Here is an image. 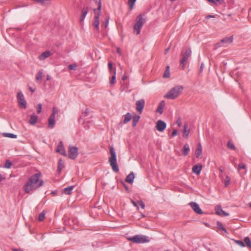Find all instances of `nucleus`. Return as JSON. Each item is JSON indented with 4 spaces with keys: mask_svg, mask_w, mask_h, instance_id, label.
Listing matches in <instances>:
<instances>
[{
    "mask_svg": "<svg viewBox=\"0 0 251 251\" xmlns=\"http://www.w3.org/2000/svg\"><path fill=\"white\" fill-rule=\"evenodd\" d=\"M41 176V173H37L33 175L24 186V189L25 193H30L31 191L35 190L43 184V181L40 180Z\"/></svg>",
    "mask_w": 251,
    "mask_h": 251,
    "instance_id": "1",
    "label": "nucleus"
},
{
    "mask_svg": "<svg viewBox=\"0 0 251 251\" xmlns=\"http://www.w3.org/2000/svg\"><path fill=\"white\" fill-rule=\"evenodd\" d=\"M110 157L109 158V162L114 172H119V168L117 163L116 153L114 148L112 146H109Z\"/></svg>",
    "mask_w": 251,
    "mask_h": 251,
    "instance_id": "2",
    "label": "nucleus"
},
{
    "mask_svg": "<svg viewBox=\"0 0 251 251\" xmlns=\"http://www.w3.org/2000/svg\"><path fill=\"white\" fill-rule=\"evenodd\" d=\"M183 87L178 85L171 89L165 96L164 97L169 99H175L181 93Z\"/></svg>",
    "mask_w": 251,
    "mask_h": 251,
    "instance_id": "3",
    "label": "nucleus"
},
{
    "mask_svg": "<svg viewBox=\"0 0 251 251\" xmlns=\"http://www.w3.org/2000/svg\"><path fill=\"white\" fill-rule=\"evenodd\" d=\"M191 50L190 48H187L184 51H182L181 53V58L180 61V66L182 70H184L185 65L189 58L191 55Z\"/></svg>",
    "mask_w": 251,
    "mask_h": 251,
    "instance_id": "4",
    "label": "nucleus"
},
{
    "mask_svg": "<svg viewBox=\"0 0 251 251\" xmlns=\"http://www.w3.org/2000/svg\"><path fill=\"white\" fill-rule=\"evenodd\" d=\"M128 240L133 243L136 244H141L147 243L149 241L148 237L146 236H141L137 235L133 237H129Z\"/></svg>",
    "mask_w": 251,
    "mask_h": 251,
    "instance_id": "5",
    "label": "nucleus"
},
{
    "mask_svg": "<svg viewBox=\"0 0 251 251\" xmlns=\"http://www.w3.org/2000/svg\"><path fill=\"white\" fill-rule=\"evenodd\" d=\"M145 23V20L143 18L142 15H139L137 19V22L134 25V29L136 31V34H140L141 29L144 24Z\"/></svg>",
    "mask_w": 251,
    "mask_h": 251,
    "instance_id": "6",
    "label": "nucleus"
},
{
    "mask_svg": "<svg viewBox=\"0 0 251 251\" xmlns=\"http://www.w3.org/2000/svg\"><path fill=\"white\" fill-rule=\"evenodd\" d=\"M17 100L20 107L21 108L25 109L26 107V102L22 92H19L18 93Z\"/></svg>",
    "mask_w": 251,
    "mask_h": 251,
    "instance_id": "7",
    "label": "nucleus"
},
{
    "mask_svg": "<svg viewBox=\"0 0 251 251\" xmlns=\"http://www.w3.org/2000/svg\"><path fill=\"white\" fill-rule=\"evenodd\" d=\"M78 149L75 147H69L68 157L72 159H75L78 156Z\"/></svg>",
    "mask_w": 251,
    "mask_h": 251,
    "instance_id": "8",
    "label": "nucleus"
},
{
    "mask_svg": "<svg viewBox=\"0 0 251 251\" xmlns=\"http://www.w3.org/2000/svg\"><path fill=\"white\" fill-rule=\"evenodd\" d=\"M98 3H99V5H98V10L99 11V13L95 15V18H94V22L93 23L94 26L96 27V28L97 29V30L98 31L99 30V24H100L99 15L100 14V9H101L100 1H99L98 2Z\"/></svg>",
    "mask_w": 251,
    "mask_h": 251,
    "instance_id": "9",
    "label": "nucleus"
},
{
    "mask_svg": "<svg viewBox=\"0 0 251 251\" xmlns=\"http://www.w3.org/2000/svg\"><path fill=\"white\" fill-rule=\"evenodd\" d=\"M145 101L144 99H140L136 102V109L140 113H142L145 107Z\"/></svg>",
    "mask_w": 251,
    "mask_h": 251,
    "instance_id": "10",
    "label": "nucleus"
},
{
    "mask_svg": "<svg viewBox=\"0 0 251 251\" xmlns=\"http://www.w3.org/2000/svg\"><path fill=\"white\" fill-rule=\"evenodd\" d=\"M233 36H230L226 37L221 40V42L217 44V47H220L222 46V44H229L233 42Z\"/></svg>",
    "mask_w": 251,
    "mask_h": 251,
    "instance_id": "11",
    "label": "nucleus"
},
{
    "mask_svg": "<svg viewBox=\"0 0 251 251\" xmlns=\"http://www.w3.org/2000/svg\"><path fill=\"white\" fill-rule=\"evenodd\" d=\"M155 127L159 131L162 132L166 127V124L162 120H158L156 122Z\"/></svg>",
    "mask_w": 251,
    "mask_h": 251,
    "instance_id": "12",
    "label": "nucleus"
},
{
    "mask_svg": "<svg viewBox=\"0 0 251 251\" xmlns=\"http://www.w3.org/2000/svg\"><path fill=\"white\" fill-rule=\"evenodd\" d=\"M190 205L196 213L198 214H201L203 213V212L200 208L199 204L196 202H191L190 203Z\"/></svg>",
    "mask_w": 251,
    "mask_h": 251,
    "instance_id": "13",
    "label": "nucleus"
},
{
    "mask_svg": "<svg viewBox=\"0 0 251 251\" xmlns=\"http://www.w3.org/2000/svg\"><path fill=\"white\" fill-rule=\"evenodd\" d=\"M56 151L57 152L60 153L61 155L64 156L66 155V151L62 141L59 142Z\"/></svg>",
    "mask_w": 251,
    "mask_h": 251,
    "instance_id": "14",
    "label": "nucleus"
},
{
    "mask_svg": "<svg viewBox=\"0 0 251 251\" xmlns=\"http://www.w3.org/2000/svg\"><path fill=\"white\" fill-rule=\"evenodd\" d=\"M215 212L216 213L221 216H227L229 215V214L225 211H224L221 206H216L215 207Z\"/></svg>",
    "mask_w": 251,
    "mask_h": 251,
    "instance_id": "15",
    "label": "nucleus"
},
{
    "mask_svg": "<svg viewBox=\"0 0 251 251\" xmlns=\"http://www.w3.org/2000/svg\"><path fill=\"white\" fill-rule=\"evenodd\" d=\"M202 169V165L201 164H198L194 165L192 168V171L196 175H199Z\"/></svg>",
    "mask_w": 251,
    "mask_h": 251,
    "instance_id": "16",
    "label": "nucleus"
},
{
    "mask_svg": "<svg viewBox=\"0 0 251 251\" xmlns=\"http://www.w3.org/2000/svg\"><path fill=\"white\" fill-rule=\"evenodd\" d=\"M88 11V7H84L81 10V16L80 17V22H82L84 20L86 16L87 15Z\"/></svg>",
    "mask_w": 251,
    "mask_h": 251,
    "instance_id": "17",
    "label": "nucleus"
},
{
    "mask_svg": "<svg viewBox=\"0 0 251 251\" xmlns=\"http://www.w3.org/2000/svg\"><path fill=\"white\" fill-rule=\"evenodd\" d=\"M134 177L135 176L133 172H131L126 176V181L128 182L130 184H132Z\"/></svg>",
    "mask_w": 251,
    "mask_h": 251,
    "instance_id": "18",
    "label": "nucleus"
},
{
    "mask_svg": "<svg viewBox=\"0 0 251 251\" xmlns=\"http://www.w3.org/2000/svg\"><path fill=\"white\" fill-rule=\"evenodd\" d=\"M55 117L50 116L48 120V126L50 128H53L55 125Z\"/></svg>",
    "mask_w": 251,
    "mask_h": 251,
    "instance_id": "19",
    "label": "nucleus"
},
{
    "mask_svg": "<svg viewBox=\"0 0 251 251\" xmlns=\"http://www.w3.org/2000/svg\"><path fill=\"white\" fill-rule=\"evenodd\" d=\"M165 105V101L164 100H162L159 104L156 110V112L159 113L160 114H162L163 112V108Z\"/></svg>",
    "mask_w": 251,
    "mask_h": 251,
    "instance_id": "20",
    "label": "nucleus"
},
{
    "mask_svg": "<svg viewBox=\"0 0 251 251\" xmlns=\"http://www.w3.org/2000/svg\"><path fill=\"white\" fill-rule=\"evenodd\" d=\"M202 153V147L201 144H199L197 146V149L195 151V155L196 157L199 158Z\"/></svg>",
    "mask_w": 251,
    "mask_h": 251,
    "instance_id": "21",
    "label": "nucleus"
},
{
    "mask_svg": "<svg viewBox=\"0 0 251 251\" xmlns=\"http://www.w3.org/2000/svg\"><path fill=\"white\" fill-rule=\"evenodd\" d=\"M190 151L189 146L188 144H185L183 148L182 154L184 156H186Z\"/></svg>",
    "mask_w": 251,
    "mask_h": 251,
    "instance_id": "22",
    "label": "nucleus"
},
{
    "mask_svg": "<svg viewBox=\"0 0 251 251\" xmlns=\"http://www.w3.org/2000/svg\"><path fill=\"white\" fill-rule=\"evenodd\" d=\"M50 55V52L49 51H46L43 52L40 56L39 59L40 60H44L45 58L49 57Z\"/></svg>",
    "mask_w": 251,
    "mask_h": 251,
    "instance_id": "23",
    "label": "nucleus"
},
{
    "mask_svg": "<svg viewBox=\"0 0 251 251\" xmlns=\"http://www.w3.org/2000/svg\"><path fill=\"white\" fill-rule=\"evenodd\" d=\"M184 129H183V136L185 137L186 138H188L189 134L190 132L189 129H188V125L187 124H185L184 125Z\"/></svg>",
    "mask_w": 251,
    "mask_h": 251,
    "instance_id": "24",
    "label": "nucleus"
},
{
    "mask_svg": "<svg viewBox=\"0 0 251 251\" xmlns=\"http://www.w3.org/2000/svg\"><path fill=\"white\" fill-rule=\"evenodd\" d=\"M37 118H38V117L37 116H36L35 115H31L30 116L29 123L31 125H34L37 123Z\"/></svg>",
    "mask_w": 251,
    "mask_h": 251,
    "instance_id": "25",
    "label": "nucleus"
},
{
    "mask_svg": "<svg viewBox=\"0 0 251 251\" xmlns=\"http://www.w3.org/2000/svg\"><path fill=\"white\" fill-rule=\"evenodd\" d=\"M113 74V75L112 76V77H111V78L110 79V81H109V83L111 85H113V84H114L115 83L116 74V68H115L114 69Z\"/></svg>",
    "mask_w": 251,
    "mask_h": 251,
    "instance_id": "26",
    "label": "nucleus"
},
{
    "mask_svg": "<svg viewBox=\"0 0 251 251\" xmlns=\"http://www.w3.org/2000/svg\"><path fill=\"white\" fill-rule=\"evenodd\" d=\"M216 225H217V227L218 229L222 230V231H223L224 232H225L226 233H227L226 229L224 227L222 223H221L219 221H218V222H217Z\"/></svg>",
    "mask_w": 251,
    "mask_h": 251,
    "instance_id": "27",
    "label": "nucleus"
},
{
    "mask_svg": "<svg viewBox=\"0 0 251 251\" xmlns=\"http://www.w3.org/2000/svg\"><path fill=\"white\" fill-rule=\"evenodd\" d=\"M73 188H74V186H70V187L65 188L64 189L63 192L65 194L70 195L72 193V190L73 189Z\"/></svg>",
    "mask_w": 251,
    "mask_h": 251,
    "instance_id": "28",
    "label": "nucleus"
},
{
    "mask_svg": "<svg viewBox=\"0 0 251 251\" xmlns=\"http://www.w3.org/2000/svg\"><path fill=\"white\" fill-rule=\"evenodd\" d=\"M163 77L164 78H168L170 77V67L169 66L166 67Z\"/></svg>",
    "mask_w": 251,
    "mask_h": 251,
    "instance_id": "29",
    "label": "nucleus"
},
{
    "mask_svg": "<svg viewBox=\"0 0 251 251\" xmlns=\"http://www.w3.org/2000/svg\"><path fill=\"white\" fill-rule=\"evenodd\" d=\"M131 119V115L130 113L128 112L125 116V118L124 120V123L126 124Z\"/></svg>",
    "mask_w": 251,
    "mask_h": 251,
    "instance_id": "30",
    "label": "nucleus"
},
{
    "mask_svg": "<svg viewBox=\"0 0 251 251\" xmlns=\"http://www.w3.org/2000/svg\"><path fill=\"white\" fill-rule=\"evenodd\" d=\"M227 147L228 149H231L232 150H234V151L236 150V148L235 147L234 144L233 143V142L231 141H228L227 144Z\"/></svg>",
    "mask_w": 251,
    "mask_h": 251,
    "instance_id": "31",
    "label": "nucleus"
},
{
    "mask_svg": "<svg viewBox=\"0 0 251 251\" xmlns=\"http://www.w3.org/2000/svg\"><path fill=\"white\" fill-rule=\"evenodd\" d=\"M139 119H140V116H135L133 117L132 118V126L133 127H135L137 123L138 122L139 120Z\"/></svg>",
    "mask_w": 251,
    "mask_h": 251,
    "instance_id": "32",
    "label": "nucleus"
},
{
    "mask_svg": "<svg viewBox=\"0 0 251 251\" xmlns=\"http://www.w3.org/2000/svg\"><path fill=\"white\" fill-rule=\"evenodd\" d=\"M244 242L247 246L251 249V241L249 237H246L244 239Z\"/></svg>",
    "mask_w": 251,
    "mask_h": 251,
    "instance_id": "33",
    "label": "nucleus"
},
{
    "mask_svg": "<svg viewBox=\"0 0 251 251\" xmlns=\"http://www.w3.org/2000/svg\"><path fill=\"white\" fill-rule=\"evenodd\" d=\"M64 167V163L61 159H60L58 163L57 172H60Z\"/></svg>",
    "mask_w": 251,
    "mask_h": 251,
    "instance_id": "34",
    "label": "nucleus"
},
{
    "mask_svg": "<svg viewBox=\"0 0 251 251\" xmlns=\"http://www.w3.org/2000/svg\"><path fill=\"white\" fill-rule=\"evenodd\" d=\"M3 135L4 137L10 138H16L17 136L16 134L9 133H3Z\"/></svg>",
    "mask_w": 251,
    "mask_h": 251,
    "instance_id": "35",
    "label": "nucleus"
},
{
    "mask_svg": "<svg viewBox=\"0 0 251 251\" xmlns=\"http://www.w3.org/2000/svg\"><path fill=\"white\" fill-rule=\"evenodd\" d=\"M136 0H128L127 4L129 6L130 10H132L133 8L134 3Z\"/></svg>",
    "mask_w": 251,
    "mask_h": 251,
    "instance_id": "36",
    "label": "nucleus"
},
{
    "mask_svg": "<svg viewBox=\"0 0 251 251\" xmlns=\"http://www.w3.org/2000/svg\"><path fill=\"white\" fill-rule=\"evenodd\" d=\"M230 182V178L228 176H226L224 180L225 186L227 187L228 186V185L229 184Z\"/></svg>",
    "mask_w": 251,
    "mask_h": 251,
    "instance_id": "37",
    "label": "nucleus"
},
{
    "mask_svg": "<svg viewBox=\"0 0 251 251\" xmlns=\"http://www.w3.org/2000/svg\"><path fill=\"white\" fill-rule=\"evenodd\" d=\"M45 218V213L44 211L40 213L38 216V220L39 221H43Z\"/></svg>",
    "mask_w": 251,
    "mask_h": 251,
    "instance_id": "38",
    "label": "nucleus"
},
{
    "mask_svg": "<svg viewBox=\"0 0 251 251\" xmlns=\"http://www.w3.org/2000/svg\"><path fill=\"white\" fill-rule=\"evenodd\" d=\"M43 76V73L41 71H39L36 76V79L37 81H40Z\"/></svg>",
    "mask_w": 251,
    "mask_h": 251,
    "instance_id": "39",
    "label": "nucleus"
},
{
    "mask_svg": "<svg viewBox=\"0 0 251 251\" xmlns=\"http://www.w3.org/2000/svg\"><path fill=\"white\" fill-rule=\"evenodd\" d=\"M108 66L109 70V72L110 74H113L114 69L115 68L113 67L112 63L111 62H109L108 63Z\"/></svg>",
    "mask_w": 251,
    "mask_h": 251,
    "instance_id": "40",
    "label": "nucleus"
},
{
    "mask_svg": "<svg viewBox=\"0 0 251 251\" xmlns=\"http://www.w3.org/2000/svg\"><path fill=\"white\" fill-rule=\"evenodd\" d=\"M12 163L9 160H6L4 164V167L9 169L11 167Z\"/></svg>",
    "mask_w": 251,
    "mask_h": 251,
    "instance_id": "41",
    "label": "nucleus"
},
{
    "mask_svg": "<svg viewBox=\"0 0 251 251\" xmlns=\"http://www.w3.org/2000/svg\"><path fill=\"white\" fill-rule=\"evenodd\" d=\"M37 112L38 114H40L42 111V105L41 103L37 104L36 106Z\"/></svg>",
    "mask_w": 251,
    "mask_h": 251,
    "instance_id": "42",
    "label": "nucleus"
},
{
    "mask_svg": "<svg viewBox=\"0 0 251 251\" xmlns=\"http://www.w3.org/2000/svg\"><path fill=\"white\" fill-rule=\"evenodd\" d=\"M235 243L239 245L241 247H244L245 246V243L241 240H235Z\"/></svg>",
    "mask_w": 251,
    "mask_h": 251,
    "instance_id": "43",
    "label": "nucleus"
},
{
    "mask_svg": "<svg viewBox=\"0 0 251 251\" xmlns=\"http://www.w3.org/2000/svg\"><path fill=\"white\" fill-rule=\"evenodd\" d=\"M77 68V65L76 64H70L68 66V68L70 70H75Z\"/></svg>",
    "mask_w": 251,
    "mask_h": 251,
    "instance_id": "44",
    "label": "nucleus"
},
{
    "mask_svg": "<svg viewBox=\"0 0 251 251\" xmlns=\"http://www.w3.org/2000/svg\"><path fill=\"white\" fill-rule=\"evenodd\" d=\"M246 168V166L245 164L243 163H240L238 165V170L240 169H245Z\"/></svg>",
    "mask_w": 251,
    "mask_h": 251,
    "instance_id": "45",
    "label": "nucleus"
},
{
    "mask_svg": "<svg viewBox=\"0 0 251 251\" xmlns=\"http://www.w3.org/2000/svg\"><path fill=\"white\" fill-rule=\"evenodd\" d=\"M57 113H58V111L57 110L56 108L55 107H53V109H52V114L50 116L55 117V114H56Z\"/></svg>",
    "mask_w": 251,
    "mask_h": 251,
    "instance_id": "46",
    "label": "nucleus"
},
{
    "mask_svg": "<svg viewBox=\"0 0 251 251\" xmlns=\"http://www.w3.org/2000/svg\"><path fill=\"white\" fill-rule=\"evenodd\" d=\"M138 203L139 204V205L141 207L142 209H144L145 208V204L144 203V202H143V201H138Z\"/></svg>",
    "mask_w": 251,
    "mask_h": 251,
    "instance_id": "47",
    "label": "nucleus"
},
{
    "mask_svg": "<svg viewBox=\"0 0 251 251\" xmlns=\"http://www.w3.org/2000/svg\"><path fill=\"white\" fill-rule=\"evenodd\" d=\"M177 130L176 129H174L173 130L172 133V136H175L177 135Z\"/></svg>",
    "mask_w": 251,
    "mask_h": 251,
    "instance_id": "48",
    "label": "nucleus"
},
{
    "mask_svg": "<svg viewBox=\"0 0 251 251\" xmlns=\"http://www.w3.org/2000/svg\"><path fill=\"white\" fill-rule=\"evenodd\" d=\"M131 203L133 204V205L137 208V209H139V207L138 206V203L134 201L133 200L131 201Z\"/></svg>",
    "mask_w": 251,
    "mask_h": 251,
    "instance_id": "49",
    "label": "nucleus"
},
{
    "mask_svg": "<svg viewBox=\"0 0 251 251\" xmlns=\"http://www.w3.org/2000/svg\"><path fill=\"white\" fill-rule=\"evenodd\" d=\"M203 68H204V65H203V63H202L200 66V73H201L202 72Z\"/></svg>",
    "mask_w": 251,
    "mask_h": 251,
    "instance_id": "50",
    "label": "nucleus"
},
{
    "mask_svg": "<svg viewBox=\"0 0 251 251\" xmlns=\"http://www.w3.org/2000/svg\"><path fill=\"white\" fill-rule=\"evenodd\" d=\"M5 178V176L0 174V182Z\"/></svg>",
    "mask_w": 251,
    "mask_h": 251,
    "instance_id": "51",
    "label": "nucleus"
},
{
    "mask_svg": "<svg viewBox=\"0 0 251 251\" xmlns=\"http://www.w3.org/2000/svg\"><path fill=\"white\" fill-rule=\"evenodd\" d=\"M108 23H109V18H107L106 20V23H105V25H104L105 27H107L108 25Z\"/></svg>",
    "mask_w": 251,
    "mask_h": 251,
    "instance_id": "52",
    "label": "nucleus"
},
{
    "mask_svg": "<svg viewBox=\"0 0 251 251\" xmlns=\"http://www.w3.org/2000/svg\"><path fill=\"white\" fill-rule=\"evenodd\" d=\"M215 18V16L214 15H208L206 16V19H209V18Z\"/></svg>",
    "mask_w": 251,
    "mask_h": 251,
    "instance_id": "53",
    "label": "nucleus"
},
{
    "mask_svg": "<svg viewBox=\"0 0 251 251\" xmlns=\"http://www.w3.org/2000/svg\"><path fill=\"white\" fill-rule=\"evenodd\" d=\"M176 123H177V124L178 125V126H181V120H180V119H179L177 121Z\"/></svg>",
    "mask_w": 251,
    "mask_h": 251,
    "instance_id": "54",
    "label": "nucleus"
},
{
    "mask_svg": "<svg viewBox=\"0 0 251 251\" xmlns=\"http://www.w3.org/2000/svg\"><path fill=\"white\" fill-rule=\"evenodd\" d=\"M29 90H30L31 92H32V93L34 92H35V89H33V88H32V87H29Z\"/></svg>",
    "mask_w": 251,
    "mask_h": 251,
    "instance_id": "55",
    "label": "nucleus"
},
{
    "mask_svg": "<svg viewBox=\"0 0 251 251\" xmlns=\"http://www.w3.org/2000/svg\"><path fill=\"white\" fill-rule=\"evenodd\" d=\"M127 76L126 75H124L122 77V80H125L127 78Z\"/></svg>",
    "mask_w": 251,
    "mask_h": 251,
    "instance_id": "56",
    "label": "nucleus"
},
{
    "mask_svg": "<svg viewBox=\"0 0 251 251\" xmlns=\"http://www.w3.org/2000/svg\"><path fill=\"white\" fill-rule=\"evenodd\" d=\"M117 52L120 55L121 54V52L120 48H117Z\"/></svg>",
    "mask_w": 251,
    "mask_h": 251,
    "instance_id": "57",
    "label": "nucleus"
},
{
    "mask_svg": "<svg viewBox=\"0 0 251 251\" xmlns=\"http://www.w3.org/2000/svg\"><path fill=\"white\" fill-rule=\"evenodd\" d=\"M13 251H23L22 250L20 249H14L13 250Z\"/></svg>",
    "mask_w": 251,
    "mask_h": 251,
    "instance_id": "58",
    "label": "nucleus"
},
{
    "mask_svg": "<svg viewBox=\"0 0 251 251\" xmlns=\"http://www.w3.org/2000/svg\"><path fill=\"white\" fill-rule=\"evenodd\" d=\"M169 49H170V47H169V48H168L167 49H166L165 50L164 53H165V54H166V53L168 52V51H169Z\"/></svg>",
    "mask_w": 251,
    "mask_h": 251,
    "instance_id": "59",
    "label": "nucleus"
},
{
    "mask_svg": "<svg viewBox=\"0 0 251 251\" xmlns=\"http://www.w3.org/2000/svg\"><path fill=\"white\" fill-rule=\"evenodd\" d=\"M218 2H219L220 3H222L224 2L223 0H216Z\"/></svg>",
    "mask_w": 251,
    "mask_h": 251,
    "instance_id": "60",
    "label": "nucleus"
},
{
    "mask_svg": "<svg viewBox=\"0 0 251 251\" xmlns=\"http://www.w3.org/2000/svg\"><path fill=\"white\" fill-rule=\"evenodd\" d=\"M208 1L211 2V3H215V1L214 0H207Z\"/></svg>",
    "mask_w": 251,
    "mask_h": 251,
    "instance_id": "61",
    "label": "nucleus"
},
{
    "mask_svg": "<svg viewBox=\"0 0 251 251\" xmlns=\"http://www.w3.org/2000/svg\"><path fill=\"white\" fill-rule=\"evenodd\" d=\"M89 112V110L86 109L85 111V113L86 114V116H87V113Z\"/></svg>",
    "mask_w": 251,
    "mask_h": 251,
    "instance_id": "62",
    "label": "nucleus"
},
{
    "mask_svg": "<svg viewBox=\"0 0 251 251\" xmlns=\"http://www.w3.org/2000/svg\"><path fill=\"white\" fill-rule=\"evenodd\" d=\"M219 170H220V172H221V173H223V172H224V170L221 168H220Z\"/></svg>",
    "mask_w": 251,
    "mask_h": 251,
    "instance_id": "63",
    "label": "nucleus"
},
{
    "mask_svg": "<svg viewBox=\"0 0 251 251\" xmlns=\"http://www.w3.org/2000/svg\"><path fill=\"white\" fill-rule=\"evenodd\" d=\"M50 76L49 75H48V76H47V80H50Z\"/></svg>",
    "mask_w": 251,
    "mask_h": 251,
    "instance_id": "64",
    "label": "nucleus"
}]
</instances>
